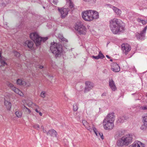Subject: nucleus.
<instances>
[{
    "mask_svg": "<svg viewBox=\"0 0 147 147\" xmlns=\"http://www.w3.org/2000/svg\"><path fill=\"white\" fill-rule=\"evenodd\" d=\"M121 20L116 18H113L109 21V27L112 32L115 34H117L122 31L124 28L121 25Z\"/></svg>",
    "mask_w": 147,
    "mask_h": 147,
    "instance_id": "1",
    "label": "nucleus"
},
{
    "mask_svg": "<svg viewBox=\"0 0 147 147\" xmlns=\"http://www.w3.org/2000/svg\"><path fill=\"white\" fill-rule=\"evenodd\" d=\"M83 19L86 21H91L99 18L98 13L94 10H89L84 11L82 13Z\"/></svg>",
    "mask_w": 147,
    "mask_h": 147,
    "instance_id": "2",
    "label": "nucleus"
},
{
    "mask_svg": "<svg viewBox=\"0 0 147 147\" xmlns=\"http://www.w3.org/2000/svg\"><path fill=\"white\" fill-rule=\"evenodd\" d=\"M132 136L128 134L123 136L119 138L117 140L116 144L118 146H127L132 142Z\"/></svg>",
    "mask_w": 147,
    "mask_h": 147,
    "instance_id": "3",
    "label": "nucleus"
},
{
    "mask_svg": "<svg viewBox=\"0 0 147 147\" xmlns=\"http://www.w3.org/2000/svg\"><path fill=\"white\" fill-rule=\"evenodd\" d=\"M30 38L35 43L36 46H38L41 44L42 41L45 42L47 39V37L42 38L36 32L31 33L30 34Z\"/></svg>",
    "mask_w": 147,
    "mask_h": 147,
    "instance_id": "4",
    "label": "nucleus"
},
{
    "mask_svg": "<svg viewBox=\"0 0 147 147\" xmlns=\"http://www.w3.org/2000/svg\"><path fill=\"white\" fill-rule=\"evenodd\" d=\"M50 50L52 53L55 55H60L63 51L62 45L59 43L52 42L51 43Z\"/></svg>",
    "mask_w": 147,
    "mask_h": 147,
    "instance_id": "5",
    "label": "nucleus"
},
{
    "mask_svg": "<svg viewBox=\"0 0 147 147\" xmlns=\"http://www.w3.org/2000/svg\"><path fill=\"white\" fill-rule=\"evenodd\" d=\"M75 28L80 35H85L86 34V28L80 21L76 23Z\"/></svg>",
    "mask_w": 147,
    "mask_h": 147,
    "instance_id": "6",
    "label": "nucleus"
},
{
    "mask_svg": "<svg viewBox=\"0 0 147 147\" xmlns=\"http://www.w3.org/2000/svg\"><path fill=\"white\" fill-rule=\"evenodd\" d=\"M6 85L16 93L21 96H23L24 94L18 88L14 86L13 84L9 82H6Z\"/></svg>",
    "mask_w": 147,
    "mask_h": 147,
    "instance_id": "7",
    "label": "nucleus"
},
{
    "mask_svg": "<svg viewBox=\"0 0 147 147\" xmlns=\"http://www.w3.org/2000/svg\"><path fill=\"white\" fill-rule=\"evenodd\" d=\"M102 125L104 128L106 130H111L114 127V122L103 121Z\"/></svg>",
    "mask_w": 147,
    "mask_h": 147,
    "instance_id": "8",
    "label": "nucleus"
},
{
    "mask_svg": "<svg viewBox=\"0 0 147 147\" xmlns=\"http://www.w3.org/2000/svg\"><path fill=\"white\" fill-rule=\"evenodd\" d=\"M121 50L123 53L127 55L131 50L130 46L128 44L123 43L121 45Z\"/></svg>",
    "mask_w": 147,
    "mask_h": 147,
    "instance_id": "9",
    "label": "nucleus"
},
{
    "mask_svg": "<svg viewBox=\"0 0 147 147\" xmlns=\"http://www.w3.org/2000/svg\"><path fill=\"white\" fill-rule=\"evenodd\" d=\"M115 119V116L114 113H111L108 114L103 121L114 122Z\"/></svg>",
    "mask_w": 147,
    "mask_h": 147,
    "instance_id": "10",
    "label": "nucleus"
},
{
    "mask_svg": "<svg viewBox=\"0 0 147 147\" xmlns=\"http://www.w3.org/2000/svg\"><path fill=\"white\" fill-rule=\"evenodd\" d=\"M58 10L61 14V17L62 18H64L67 16L69 11L68 8H64L61 9H59Z\"/></svg>",
    "mask_w": 147,
    "mask_h": 147,
    "instance_id": "11",
    "label": "nucleus"
},
{
    "mask_svg": "<svg viewBox=\"0 0 147 147\" xmlns=\"http://www.w3.org/2000/svg\"><path fill=\"white\" fill-rule=\"evenodd\" d=\"M17 84L19 85H22L26 87H29L30 85L29 82H25L23 80L19 79L17 80Z\"/></svg>",
    "mask_w": 147,
    "mask_h": 147,
    "instance_id": "12",
    "label": "nucleus"
},
{
    "mask_svg": "<svg viewBox=\"0 0 147 147\" xmlns=\"http://www.w3.org/2000/svg\"><path fill=\"white\" fill-rule=\"evenodd\" d=\"M86 87L84 90V92H88L93 87V84L92 83L86 81L85 82Z\"/></svg>",
    "mask_w": 147,
    "mask_h": 147,
    "instance_id": "13",
    "label": "nucleus"
},
{
    "mask_svg": "<svg viewBox=\"0 0 147 147\" xmlns=\"http://www.w3.org/2000/svg\"><path fill=\"white\" fill-rule=\"evenodd\" d=\"M145 146L144 144L140 141H136L130 145L129 147H145Z\"/></svg>",
    "mask_w": 147,
    "mask_h": 147,
    "instance_id": "14",
    "label": "nucleus"
},
{
    "mask_svg": "<svg viewBox=\"0 0 147 147\" xmlns=\"http://www.w3.org/2000/svg\"><path fill=\"white\" fill-rule=\"evenodd\" d=\"M147 29V26H146L144 29L141 32L140 34H138L136 35V38L138 39H142L145 36Z\"/></svg>",
    "mask_w": 147,
    "mask_h": 147,
    "instance_id": "15",
    "label": "nucleus"
},
{
    "mask_svg": "<svg viewBox=\"0 0 147 147\" xmlns=\"http://www.w3.org/2000/svg\"><path fill=\"white\" fill-rule=\"evenodd\" d=\"M109 86L111 90L113 91H115L117 90V88L115 83L113 79H111L109 81Z\"/></svg>",
    "mask_w": 147,
    "mask_h": 147,
    "instance_id": "16",
    "label": "nucleus"
},
{
    "mask_svg": "<svg viewBox=\"0 0 147 147\" xmlns=\"http://www.w3.org/2000/svg\"><path fill=\"white\" fill-rule=\"evenodd\" d=\"M111 69L113 71L115 72H118L120 70V67L116 63H113L112 64Z\"/></svg>",
    "mask_w": 147,
    "mask_h": 147,
    "instance_id": "17",
    "label": "nucleus"
},
{
    "mask_svg": "<svg viewBox=\"0 0 147 147\" xmlns=\"http://www.w3.org/2000/svg\"><path fill=\"white\" fill-rule=\"evenodd\" d=\"M24 45L27 47L28 48H32L33 46L34 43L33 42L30 40L26 41L24 43Z\"/></svg>",
    "mask_w": 147,
    "mask_h": 147,
    "instance_id": "18",
    "label": "nucleus"
},
{
    "mask_svg": "<svg viewBox=\"0 0 147 147\" xmlns=\"http://www.w3.org/2000/svg\"><path fill=\"white\" fill-rule=\"evenodd\" d=\"M92 129L96 135L99 138H100L102 140L104 139L103 134L102 133H99L97 131L96 128L94 127H92Z\"/></svg>",
    "mask_w": 147,
    "mask_h": 147,
    "instance_id": "19",
    "label": "nucleus"
},
{
    "mask_svg": "<svg viewBox=\"0 0 147 147\" xmlns=\"http://www.w3.org/2000/svg\"><path fill=\"white\" fill-rule=\"evenodd\" d=\"M47 134L53 137H56L57 132L55 130L52 129L47 132Z\"/></svg>",
    "mask_w": 147,
    "mask_h": 147,
    "instance_id": "20",
    "label": "nucleus"
},
{
    "mask_svg": "<svg viewBox=\"0 0 147 147\" xmlns=\"http://www.w3.org/2000/svg\"><path fill=\"white\" fill-rule=\"evenodd\" d=\"M82 123L83 125L88 130L91 131L92 128L89 126V124L88 123L86 120H82Z\"/></svg>",
    "mask_w": 147,
    "mask_h": 147,
    "instance_id": "21",
    "label": "nucleus"
},
{
    "mask_svg": "<svg viewBox=\"0 0 147 147\" xmlns=\"http://www.w3.org/2000/svg\"><path fill=\"white\" fill-rule=\"evenodd\" d=\"M4 104L6 106L7 110L10 111L11 109V103L5 100Z\"/></svg>",
    "mask_w": 147,
    "mask_h": 147,
    "instance_id": "22",
    "label": "nucleus"
},
{
    "mask_svg": "<svg viewBox=\"0 0 147 147\" xmlns=\"http://www.w3.org/2000/svg\"><path fill=\"white\" fill-rule=\"evenodd\" d=\"M144 125L147 127V114H146L142 117Z\"/></svg>",
    "mask_w": 147,
    "mask_h": 147,
    "instance_id": "23",
    "label": "nucleus"
},
{
    "mask_svg": "<svg viewBox=\"0 0 147 147\" xmlns=\"http://www.w3.org/2000/svg\"><path fill=\"white\" fill-rule=\"evenodd\" d=\"M113 9L117 15H120L121 13V11L117 8L114 7H113Z\"/></svg>",
    "mask_w": 147,
    "mask_h": 147,
    "instance_id": "24",
    "label": "nucleus"
},
{
    "mask_svg": "<svg viewBox=\"0 0 147 147\" xmlns=\"http://www.w3.org/2000/svg\"><path fill=\"white\" fill-rule=\"evenodd\" d=\"M15 114L16 116L18 118L21 117L22 115V113L19 111L18 110L16 111Z\"/></svg>",
    "mask_w": 147,
    "mask_h": 147,
    "instance_id": "25",
    "label": "nucleus"
},
{
    "mask_svg": "<svg viewBox=\"0 0 147 147\" xmlns=\"http://www.w3.org/2000/svg\"><path fill=\"white\" fill-rule=\"evenodd\" d=\"M137 20L139 22L142 23L143 25L145 24L147 22V20H141L139 18H137Z\"/></svg>",
    "mask_w": 147,
    "mask_h": 147,
    "instance_id": "26",
    "label": "nucleus"
},
{
    "mask_svg": "<svg viewBox=\"0 0 147 147\" xmlns=\"http://www.w3.org/2000/svg\"><path fill=\"white\" fill-rule=\"evenodd\" d=\"M67 3L69 5L70 8L71 9L74 7V5L71 0H67Z\"/></svg>",
    "mask_w": 147,
    "mask_h": 147,
    "instance_id": "27",
    "label": "nucleus"
},
{
    "mask_svg": "<svg viewBox=\"0 0 147 147\" xmlns=\"http://www.w3.org/2000/svg\"><path fill=\"white\" fill-rule=\"evenodd\" d=\"M6 6L5 0H0V6L5 7Z\"/></svg>",
    "mask_w": 147,
    "mask_h": 147,
    "instance_id": "28",
    "label": "nucleus"
},
{
    "mask_svg": "<svg viewBox=\"0 0 147 147\" xmlns=\"http://www.w3.org/2000/svg\"><path fill=\"white\" fill-rule=\"evenodd\" d=\"M0 63L2 65L4 66L5 65H7V63L5 62L6 59L3 60V59H0Z\"/></svg>",
    "mask_w": 147,
    "mask_h": 147,
    "instance_id": "29",
    "label": "nucleus"
},
{
    "mask_svg": "<svg viewBox=\"0 0 147 147\" xmlns=\"http://www.w3.org/2000/svg\"><path fill=\"white\" fill-rule=\"evenodd\" d=\"M78 109V105L76 104H74L73 105V110L74 111H77Z\"/></svg>",
    "mask_w": 147,
    "mask_h": 147,
    "instance_id": "30",
    "label": "nucleus"
},
{
    "mask_svg": "<svg viewBox=\"0 0 147 147\" xmlns=\"http://www.w3.org/2000/svg\"><path fill=\"white\" fill-rule=\"evenodd\" d=\"M48 80H49L50 82L51 83H53L55 82V79H53V77L51 76H48Z\"/></svg>",
    "mask_w": 147,
    "mask_h": 147,
    "instance_id": "31",
    "label": "nucleus"
},
{
    "mask_svg": "<svg viewBox=\"0 0 147 147\" xmlns=\"http://www.w3.org/2000/svg\"><path fill=\"white\" fill-rule=\"evenodd\" d=\"M46 92L44 91L42 92L40 94V96L42 98H45L46 97Z\"/></svg>",
    "mask_w": 147,
    "mask_h": 147,
    "instance_id": "32",
    "label": "nucleus"
},
{
    "mask_svg": "<svg viewBox=\"0 0 147 147\" xmlns=\"http://www.w3.org/2000/svg\"><path fill=\"white\" fill-rule=\"evenodd\" d=\"M99 58L103 59L104 57V56L101 53V51H100L99 54L98 55Z\"/></svg>",
    "mask_w": 147,
    "mask_h": 147,
    "instance_id": "33",
    "label": "nucleus"
},
{
    "mask_svg": "<svg viewBox=\"0 0 147 147\" xmlns=\"http://www.w3.org/2000/svg\"><path fill=\"white\" fill-rule=\"evenodd\" d=\"M33 127L37 130H39L40 129V126L38 124H35L33 126Z\"/></svg>",
    "mask_w": 147,
    "mask_h": 147,
    "instance_id": "34",
    "label": "nucleus"
},
{
    "mask_svg": "<svg viewBox=\"0 0 147 147\" xmlns=\"http://www.w3.org/2000/svg\"><path fill=\"white\" fill-rule=\"evenodd\" d=\"M140 109L141 110H147V106H143L141 107L140 108Z\"/></svg>",
    "mask_w": 147,
    "mask_h": 147,
    "instance_id": "35",
    "label": "nucleus"
},
{
    "mask_svg": "<svg viewBox=\"0 0 147 147\" xmlns=\"http://www.w3.org/2000/svg\"><path fill=\"white\" fill-rule=\"evenodd\" d=\"M59 38L62 40L63 41H65L66 42H68V40L65 38L63 36H62L61 37L59 36Z\"/></svg>",
    "mask_w": 147,
    "mask_h": 147,
    "instance_id": "36",
    "label": "nucleus"
},
{
    "mask_svg": "<svg viewBox=\"0 0 147 147\" xmlns=\"http://www.w3.org/2000/svg\"><path fill=\"white\" fill-rule=\"evenodd\" d=\"M8 23L7 22H5L4 23V25H3V26L6 29H7L8 28Z\"/></svg>",
    "mask_w": 147,
    "mask_h": 147,
    "instance_id": "37",
    "label": "nucleus"
},
{
    "mask_svg": "<svg viewBox=\"0 0 147 147\" xmlns=\"http://www.w3.org/2000/svg\"><path fill=\"white\" fill-rule=\"evenodd\" d=\"M14 54L17 57H19L20 56V53L16 51L14 52Z\"/></svg>",
    "mask_w": 147,
    "mask_h": 147,
    "instance_id": "38",
    "label": "nucleus"
},
{
    "mask_svg": "<svg viewBox=\"0 0 147 147\" xmlns=\"http://www.w3.org/2000/svg\"><path fill=\"white\" fill-rule=\"evenodd\" d=\"M37 108H36L35 109V111L37 113H39L40 112V111L38 109H39V107L38 106H37Z\"/></svg>",
    "mask_w": 147,
    "mask_h": 147,
    "instance_id": "39",
    "label": "nucleus"
},
{
    "mask_svg": "<svg viewBox=\"0 0 147 147\" xmlns=\"http://www.w3.org/2000/svg\"><path fill=\"white\" fill-rule=\"evenodd\" d=\"M33 104L32 102L31 101H30L28 103V105L29 107H31Z\"/></svg>",
    "mask_w": 147,
    "mask_h": 147,
    "instance_id": "40",
    "label": "nucleus"
},
{
    "mask_svg": "<svg viewBox=\"0 0 147 147\" xmlns=\"http://www.w3.org/2000/svg\"><path fill=\"white\" fill-rule=\"evenodd\" d=\"M26 111L28 114H30L31 112V111L28 108L27 110H26Z\"/></svg>",
    "mask_w": 147,
    "mask_h": 147,
    "instance_id": "41",
    "label": "nucleus"
},
{
    "mask_svg": "<svg viewBox=\"0 0 147 147\" xmlns=\"http://www.w3.org/2000/svg\"><path fill=\"white\" fill-rule=\"evenodd\" d=\"M92 57L96 59H99L98 55L96 56H92Z\"/></svg>",
    "mask_w": 147,
    "mask_h": 147,
    "instance_id": "42",
    "label": "nucleus"
},
{
    "mask_svg": "<svg viewBox=\"0 0 147 147\" xmlns=\"http://www.w3.org/2000/svg\"><path fill=\"white\" fill-rule=\"evenodd\" d=\"M39 68L40 69H42L43 68V66L40 65L39 66Z\"/></svg>",
    "mask_w": 147,
    "mask_h": 147,
    "instance_id": "43",
    "label": "nucleus"
},
{
    "mask_svg": "<svg viewBox=\"0 0 147 147\" xmlns=\"http://www.w3.org/2000/svg\"><path fill=\"white\" fill-rule=\"evenodd\" d=\"M28 108H27V107H25V106H24V107H23V109H24V110H27V109H28Z\"/></svg>",
    "mask_w": 147,
    "mask_h": 147,
    "instance_id": "44",
    "label": "nucleus"
},
{
    "mask_svg": "<svg viewBox=\"0 0 147 147\" xmlns=\"http://www.w3.org/2000/svg\"><path fill=\"white\" fill-rule=\"evenodd\" d=\"M28 108H27V107H25V106H24V107H23V109H24V110H27V109H28Z\"/></svg>",
    "mask_w": 147,
    "mask_h": 147,
    "instance_id": "45",
    "label": "nucleus"
},
{
    "mask_svg": "<svg viewBox=\"0 0 147 147\" xmlns=\"http://www.w3.org/2000/svg\"><path fill=\"white\" fill-rule=\"evenodd\" d=\"M39 113V115H40V116H42V113L41 112H40H40H39V113Z\"/></svg>",
    "mask_w": 147,
    "mask_h": 147,
    "instance_id": "46",
    "label": "nucleus"
},
{
    "mask_svg": "<svg viewBox=\"0 0 147 147\" xmlns=\"http://www.w3.org/2000/svg\"><path fill=\"white\" fill-rule=\"evenodd\" d=\"M83 1H86V2H89L91 0H83Z\"/></svg>",
    "mask_w": 147,
    "mask_h": 147,
    "instance_id": "47",
    "label": "nucleus"
},
{
    "mask_svg": "<svg viewBox=\"0 0 147 147\" xmlns=\"http://www.w3.org/2000/svg\"><path fill=\"white\" fill-rule=\"evenodd\" d=\"M57 1H53V2L55 4H56L57 3Z\"/></svg>",
    "mask_w": 147,
    "mask_h": 147,
    "instance_id": "48",
    "label": "nucleus"
},
{
    "mask_svg": "<svg viewBox=\"0 0 147 147\" xmlns=\"http://www.w3.org/2000/svg\"><path fill=\"white\" fill-rule=\"evenodd\" d=\"M41 128H42V129L43 130H44V127L42 126H41Z\"/></svg>",
    "mask_w": 147,
    "mask_h": 147,
    "instance_id": "49",
    "label": "nucleus"
},
{
    "mask_svg": "<svg viewBox=\"0 0 147 147\" xmlns=\"http://www.w3.org/2000/svg\"><path fill=\"white\" fill-rule=\"evenodd\" d=\"M2 58V57H1V52L0 51V59H1Z\"/></svg>",
    "mask_w": 147,
    "mask_h": 147,
    "instance_id": "50",
    "label": "nucleus"
},
{
    "mask_svg": "<svg viewBox=\"0 0 147 147\" xmlns=\"http://www.w3.org/2000/svg\"><path fill=\"white\" fill-rule=\"evenodd\" d=\"M106 57L109 59L110 58V57L108 55H106Z\"/></svg>",
    "mask_w": 147,
    "mask_h": 147,
    "instance_id": "51",
    "label": "nucleus"
},
{
    "mask_svg": "<svg viewBox=\"0 0 147 147\" xmlns=\"http://www.w3.org/2000/svg\"><path fill=\"white\" fill-rule=\"evenodd\" d=\"M43 131L44 132V133H46L47 132L46 131V130H44V129L43 130Z\"/></svg>",
    "mask_w": 147,
    "mask_h": 147,
    "instance_id": "52",
    "label": "nucleus"
},
{
    "mask_svg": "<svg viewBox=\"0 0 147 147\" xmlns=\"http://www.w3.org/2000/svg\"><path fill=\"white\" fill-rule=\"evenodd\" d=\"M110 61H112V59H110Z\"/></svg>",
    "mask_w": 147,
    "mask_h": 147,
    "instance_id": "53",
    "label": "nucleus"
}]
</instances>
